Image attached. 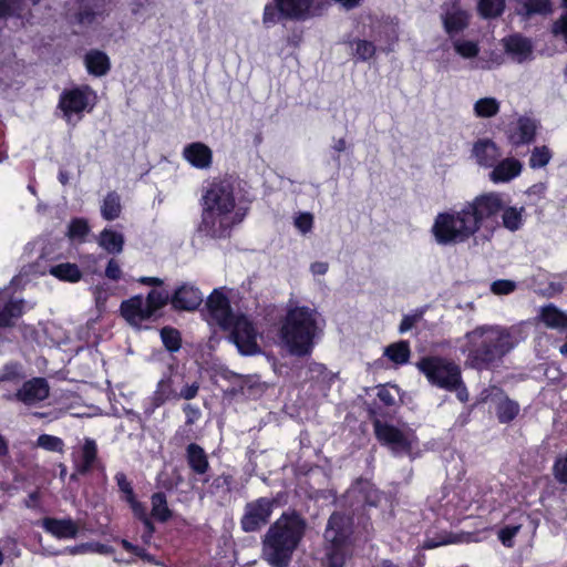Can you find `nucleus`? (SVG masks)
Segmentation results:
<instances>
[{
	"label": "nucleus",
	"mask_w": 567,
	"mask_h": 567,
	"mask_svg": "<svg viewBox=\"0 0 567 567\" xmlns=\"http://www.w3.org/2000/svg\"><path fill=\"white\" fill-rule=\"evenodd\" d=\"M525 207L508 206L504 194L485 192L466 200L460 209L439 213L431 227L436 244L451 246L466 243L480 230L489 239L501 227L515 233L525 223Z\"/></svg>",
	"instance_id": "1"
},
{
	"label": "nucleus",
	"mask_w": 567,
	"mask_h": 567,
	"mask_svg": "<svg viewBox=\"0 0 567 567\" xmlns=\"http://www.w3.org/2000/svg\"><path fill=\"white\" fill-rule=\"evenodd\" d=\"M251 200L246 183L237 175L214 177L202 192L199 231L214 239L229 238L233 228L245 219Z\"/></svg>",
	"instance_id": "2"
},
{
	"label": "nucleus",
	"mask_w": 567,
	"mask_h": 567,
	"mask_svg": "<svg viewBox=\"0 0 567 567\" xmlns=\"http://www.w3.org/2000/svg\"><path fill=\"white\" fill-rule=\"evenodd\" d=\"M465 364L476 371L491 370L516 346L513 333L502 326H478L465 333Z\"/></svg>",
	"instance_id": "3"
},
{
	"label": "nucleus",
	"mask_w": 567,
	"mask_h": 567,
	"mask_svg": "<svg viewBox=\"0 0 567 567\" xmlns=\"http://www.w3.org/2000/svg\"><path fill=\"white\" fill-rule=\"evenodd\" d=\"M319 312L309 306L289 307L280 320L278 339L292 357L307 358L313 352L321 332Z\"/></svg>",
	"instance_id": "4"
},
{
	"label": "nucleus",
	"mask_w": 567,
	"mask_h": 567,
	"mask_svg": "<svg viewBox=\"0 0 567 567\" xmlns=\"http://www.w3.org/2000/svg\"><path fill=\"white\" fill-rule=\"evenodd\" d=\"M306 528V519L298 512H284L265 535L264 559L271 567H288Z\"/></svg>",
	"instance_id": "5"
},
{
	"label": "nucleus",
	"mask_w": 567,
	"mask_h": 567,
	"mask_svg": "<svg viewBox=\"0 0 567 567\" xmlns=\"http://www.w3.org/2000/svg\"><path fill=\"white\" fill-rule=\"evenodd\" d=\"M415 367L432 386L449 392L457 391L461 386L465 390L461 367L450 358L439 354L424 355L419 359Z\"/></svg>",
	"instance_id": "6"
},
{
	"label": "nucleus",
	"mask_w": 567,
	"mask_h": 567,
	"mask_svg": "<svg viewBox=\"0 0 567 567\" xmlns=\"http://www.w3.org/2000/svg\"><path fill=\"white\" fill-rule=\"evenodd\" d=\"M329 0H272L264 8L262 23L270 27L280 20L306 21L321 14Z\"/></svg>",
	"instance_id": "7"
},
{
	"label": "nucleus",
	"mask_w": 567,
	"mask_h": 567,
	"mask_svg": "<svg viewBox=\"0 0 567 567\" xmlns=\"http://www.w3.org/2000/svg\"><path fill=\"white\" fill-rule=\"evenodd\" d=\"M368 413L373 425L374 435L382 445L389 446L393 453H411V440L399 427L382 422V420L390 416L389 412H384L381 406L373 404L368 409Z\"/></svg>",
	"instance_id": "8"
},
{
	"label": "nucleus",
	"mask_w": 567,
	"mask_h": 567,
	"mask_svg": "<svg viewBox=\"0 0 567 567\" xmlns=\"http://www.w3.org/2000/svg\"><path fill=\"white\" fill-rule=\"evenodd\" d=\"M90 95H94V92L89 85L73 86L61 92L58 109L68 123L72 121L74 115L80 120L85 111L90 112L92 110Z\"/></svg>",
	"instance_id": "9"
},
{
	"label": "nucleus",
	"mask_w": 567,
	"mask_h": 567,
	"mask_svg": "<svg viewBox=\"0 0 567 567\" xmlns=\"http://www.w3.org/2000/svg\"><path fill=\"white\" fill-rule=\"evenodd\" d=\"M277 501L272 497H258L246 503L240 518V527L245 533H255L269 524Z\"/></svg>",
	"instance_id": "10"
},
{
	"label": "nucleus",
	"mask_w": 567,
	"mask_h": 567,
	"mask_svg": "<svg viewBox=\"0 0 567 567\" xmlns=\"http://www.w3.org/2000/svg\"><path fill=\"white\" fill-rule=\"evenodd\" d=\"M228 331L241 354L254 355L260 352L255 326L245 315L236 316Z\"/></svg>",
	"instance_id": "11"
},
{
	"label": "nucleus",
	"mask_w": 567,
	"mask_h": 567,
	"mask_svg": "<svg viewBox=\"0 0 567 567\" xmlns=\"http://www.w3.org/2000/svg\"><path fill=\"white\" fill-rule=\"evenodd\" d=\"M207 322L218 326L227 331L231 327V321L237 315L234 313L228 297L218 289H214L206 300Z\"/></svg>",
	"instance_id": "12"
},
{
	"label": "nucleus",
	"mask_w": 567,
	"mask_h": 567,
	"mask_svg": "<svg viewBox=\"0 0 567 567\" xmlns=\"http://www.w3.org/2000/svg\"><path fill=\"white\" fill-rule=\"evenodd\" d=\"M50 395V385L47 379L42 377H34L23 384L12 395V400L23 403L24 405L32 406L44 400Z\"/></svg>",
	"instance_id": "13"
},
{
	"label": "nucleus",
	"mask_w": 567,
	"mask_h": 567,
	"mask_svg": "<svg viewBox=\"0 0 567 567\" xmlns=\"http://www.w3.org/2000/svg\"><path fill=\"white\" fill-rule=\"evenodd\" d=\"M204 296L198 287L184 282L171 296V305L176 311H195L203 303Z\"/></svg>",
	"instance_id": "14"
},
{
	"label": "nucleus",
	"mask_w": 567,
	"mask_h": 567,
	"mask_svg": "<svg viewBox=\"0 0 567 567\" xmlns=\"http://www.w3.org/2000/svg\"><path fill=\"white\" fill-rule=\"evenodd\" d=\"M173 371L174 367L169 365L168 372L164 373L157 382L155 391L148 398V406L144 410L146 414L154 413L156 409L169 400H177L178 392L174 388Z\"/></svg>",
	"instance_id": "15"
},
{
	"label": "nucleus",
	"mask_w": 567,
	"mask_h": 567,
	"mask_svg": "<svg viewBox=\"0 0 567 567\" xmlns=\"http://www.w3.org/2000/svg\"><path fill=\"white\" fill-rule=\"evenodd\" d=\"M349 535V518L343 513L333 512L328 519L324 539L333 546H344Z\"/></svg>",
	"instance_id": "16"
},
{
	"label": "nucleus",
	"mask_w": 567,
	"mask_h": 567,
	"mask_svg": "<svg viewBox=\"0 0 567 567\" xmlns=\"http://www.w3.org/2000/svg\"><path fill=\"white\" fill-rule=\"evenodd\" d=\"M185 460L190 472L203 483H207L206 475L210 470V464L205 450L197 443H189L185 449Z\"/></svg>",
	"instance_id": "17"
},
{
	"label": "nucleus",
	"mask_w": 567,
	"mask_h": 567,
	"mask_svg": "<svg viewBox=\"0 0 567 567\" xmlns=\"http://www.w3.org/2000/svg\"><path fill=\"white\" fill-rule=\"evenodd\" d=\"M120 311L121 316L131 324H138L152 318L142 295H136L123 300L120 306Z\"/></svg>",
	"instance_id": "18"
},
{
	"label": "nucleus",
	"mask_w": 567,
	"mask_h": 567,
	"mask_svg": "<svg viewBox=\"0 0 567 567\" xmlns=\"http://www.w3.org/2000/svg\"><path fill=\"white\" fill-rule=\"evenodd\" d=\"M492 168L488 177L494 184L508 183L520 175L523 163L515 157H506L498 159Z\"/></svg>",
	"instance_id": "19"
},
{
	"label": "nucleus",
	"mask_w": 567,
	"mask_h": 567,
	"mask_svg": "<svg viewBox=\"0 0 567 567\" xmlns=\"http://www.w3.org/2000/svg\"><path fill=\"white\" fill-rule=\"evenodd\" d=\"M183 157L198 169H207L213 164V151L203 142L187 144L183 150Z\"/></svg>",
	"instance_id": "20"
},
{
	"label": "nucleus",
	"mask_w": 567,
	"mask_h": 567,
	"mask_svg": "<svg viewBox=\"0 0 567 567\" xmlns=\"http://www.w3.org/2000/svg\"><path fill=\"white\" fill-rule=\"evenodd\" d=\"M472 152L477 164L486 168H492L502 156L501 148L491 138L477 140Z\"/></svg>",
	"instance_id": "21"
},
{
	"label": "nucleus",
	"mask_w": 567,
	"mask_h": 567,
	"mask_svg": "<svg viewBox=\"0 0 567 567\" xmlns=\"http://www.w3.org/2000/svg\"><path fill=\"white\" fill-rule=\"evenodd\" d=\"M44 530L58 539L75 538L79 534V526L72 518L44 517L42 519Z\"/></svg>",
	"instance_id": "22"
},
{
	"label": "nucleus",
	"mask_w": 567,
	"mask_h": 567,
	"mask_svg": "<svg viewBox=\"0 0 567 567\" xmlns=\"http://www.w3.org/2000/svg\"><path fill=\"white\" fill-rule=\"evenodd\" d=\"M537 125L536 122L527 116H520L517 120L516 127L511 132L508 140L514 146L527 145L535 141Z\"/></svg>",
	"instance_id": "23"
},
{
	"label": "nucleus",
	"mask_w": 567,
	"mask_h": 567,
	"mask_svg": "<svg viewBox=\"0 0 567 567\" xmlns=\"http://www.w3.org/2000/svg\"><path fill=\"white\" fill-rule=\"evenodd\" d=\"M97 444L95 440L85 437L81 446L80 458L75 461V470L80 475L90 473L99 462Z\"/></svg>",
	"instance_id": "24"
},
{
	"label": "nucleus",
	"mask_w": 567,
	"mask_h": 567,
	"mask_svg": "<svg viewBox=\"0 0 567 567\" xmlns=\"http://www.w3.org/2000/svg\"><path fill=\"white\" fill-rule=\"evenodd\" d=\"M505 51L523 62L533 53V44L529 39L516 33L504 39Z\"/></svg>",
	"instance_id": "25"
},
{
	"label": "nucleus",
	"mask_w": 567,
	"mask_h": 567,
	"mask_svg": "<svg viewBox=\"0 0 567 567\" xmlns=\"http://www.w3.org/2000/svg\"><path fill=\"white\" fill-rule=\"evenodd\" d=\"M84 64L89 74L101 78L111 70V61L107 54L101 50H91L84 56Z\"/></svg>",
	"instance_id": "26"
},
{
	"label": "nucleus",
	"mask_w": 567,
	"mask_h": 567,
	"mask_svg": "<svg viewBox=\"0 0 567 567\" xmlns=\"http://www.w3.org/2000/svg\"><path fill=\"white\" fill-rule=\"evenodd\" d=\"M503 399L496 404V416L499 423L508 424L519 414V404L509 399L502 389H497Z\"/></svg>",
	"instance_id": "27"
},
{
	"label": "nucleus",
	"mask_w": 567,
	"mask_h": 567,
	"mask_svg": "<svg viewBox=\"0 0 567 567\" xmlns=\"http://www.w3.org/2000/svg\"><path fill=\"white\" fill-rule=\"evenodd\" d=\"M114 480L118 492L121 493V499L130 506L131 511H134L144 504L137 499L132 482L127 478L124 472H117Z\"/></svg>",
	"instance_id": "28"
},
{
	"label": "nucleus",
	"mask_w": 567,
	"mask_h": 567,
	"mask_svg": "<svg viewBox=\"0 0 567 567\" xmlns=\"http://www.w3.org/2000/svg\"><path fill=\"white\" fill-rule=\"evenodd\" d=\"M151 516L159 523H166L173 517L164 492H155L151 496Z\"/></svg>",
	"instance_id": "29"
},
{
	"label": "nucleus",
	"mask_w": 567,
	"mask_h": 567,
	"mask_svg": "<svg viewBox=\"0 0 567 567\" xmlns=\"http://www.w3.org/2000/svg\"><path fill=\"white\" fill-rule=\"evenodd\" d=\"M23 312L24 301L22 299L9 300L0 309V329L12 327L14 324V320L21 318Z\"/></svg>",
	"instance_id": "30"
},
{
	"label": "nucleus",
	"mask_w": 567,
	"mask_h": 567,
	"mask_svg": "<svg viewBox=\"0 0 567 567\" xmlns=\"http://www.w3.org/2000/svg\"><path fill=\"white\" fill-rule=\"evenodd\" d=\"M540 320L551 329H567V315L555 305L549 303L542 308Z\"/></svg>",
	"instance_id": "31"
},
{
	"label": "nucleus",
	"mask_w": 567,
	"mask_h": 567,
	"mask_svg": "<svg viewBox=\"0 0 567 567\" xmlns=\"http://www.w3.org/2000/svg\"><path fill=\"white\" fill-rule=\"evenodd\" d=\"M348 43L352 50V56L358 62H367L377 53V45L372 41L357 38Z\"/></svg>",
	"instance_id": "32"
},
{
	"label": "nucleus",
	"mask_w": 567,
	"mask_h": 567,
	"mask_svg": "<svg viewBox=\"0 0 567 567\" xmlns=\"http://www.w3.org/2000/svg\"><path fill=\"white\" fill-rule=\"evenodd\" d=\"M384 355L393 363L403 365L409 362L411 355L410 344L405 340L391 343L385 348Z\"/></svg>",
	"instance_id": "33"
},
{
	"label": "nucleus",
	"mask_w": 567,
	"mask_h": 567,
	"mask_svg": "<svg viewBox=\"0 0 567 567\" xmlns=\"http://www.w3.org/2000/svg\"><path fill=\"white\" fill-rule=\"evenodd\" d=\"M444 29L447 34L454 35L462 32L468 25V17L465 11L447 12L443 18Z\"/></svg>",
	"instance_id": "34"
},
{
	"label": "nucleus",
	"mask_w": 567,
	"mask_h": 567,
	"mask_svg": "<svg viewBox=\"0 0 567 567\" xmlns=\"http://www.w3.org/2000/svg\"><path fill=\"white\" fill-rule=\"evenodd\" d=\"M50 274L62 281L78 282L82 279V272L76 264L62 262L51 267Z\"/></svg>",
	"instance_id": "35"
},
{
	"label": "nucleus",
	"mask_w": 567,
	"mask_h": 567,
	"mask_svg": "<svg viewBox=\"0 0 567 567\" xmlns=\"http://www.w3.org/2000/svg\"><path fill=\"white\" fill-rule=\"evenodd\" d=\"M553 4L550 0H520L518 13L530 18L534 14L547 16L551 13Z\"/></svg>",
	"instance_id": "36"
},
{
	"label": "nucleus",
	"mask_w": 567,
	"mask_h": 567,
	"mask_svg": "<svg viewBox=\"0 0 567 567\" xmlns=\"http://www.w3.org/2000/svg\"><path fill=\"white\" fill-rule=\"evenodd\" d=\"M99 244L110 254H120L123 250L124 238L122 234L105 228L100 235Z\"/></svg>",
	"instance_id": "37"
},
{
	"label": "nucleus",
	"mask_w": 567,
	"mask_h": 567,
	"mask_svg": "<svg viewBox=\"0 0 567 567\" xmlns=\"http://www.w3.org/2000/svg\"><path fill=\"white\" fill-rule=\"evenodd\" d=\"M121 210L122 206L118 194L115 192L107 193L101 207L102 217L105 220H114L120 217Z\"/></svg>",
	"instance_id": "38"
},
{
	"label": "nucleus",
	"mask_w": 567,
	"mask_h": 567,
	"mask_svg": "<svg viewBox=\"0 0 567 567\" xmlns=\"http://www.w3.org/2000/svg\"><path fill=\"white\" fill-rule=\"evenodd\" d=\"M161 340L165 349L175 353L178 352L182 348V333L178 329L165 326L159 330Z\"/></svg>",
	"instance_id": "39"
},
{
	"label": "nucleus",
	"mask_w": 567,
	"mask_h": 567,
	"mask_svg": "<svg viewBox=\"0 0 567 567\" xmlns=\"http://www.w3.org/2000/svg\"><path fill=\"white\" fill-rule=\"evenodd\" d=\"M168 303H171V296L164 290L152 289L145 299V306L151 312V317Z\"/></svg>",
	"instance_id": "40"
},
{
	"label": "nucleus",
	"mask_w": 567,
	"mask_h": 567,
	"mask_svg": "<svg viewBox=\"0 0 567 567\" xmlns=\"http://www.w3.org/2000/svg\"><path fill=\"white\" fill-rule=\"evenodd\" d=\"M505 10V0H478L477 11L484 19L501 17Z\"/></svg>",
	"instance_id": "41"
},
{
	"label": "nucleus",
	"mask_w": 567,
	"mask_h": 567,
	"mask_svg": "<svg viewBox=\"0 0 567 567\" xmlns=\"http://www.w3.org/2000/svg\"><path fill=\"white\" fill-rule=\"evenodd\" d=\"M474 112L477 117H493L499 112V103L495 97L480 99L474 104Z\"/></svg>",
	"instance_id": "42"
},
{
	"label": "nucleus",
	"mask_w": 567,
	"mask_h": 567,
	"mask_svg": "<svg viewBox=\"0 0 567 567\" xmlns=\"http://www.w3.org/2000/svg\"><path fill=\"white\" fill-rule=\"evenodd\" d=\"M391 389H394L396 392L399 390L396 386H389L388 384L379 385L377 399L369 405V409L373 404H378L384 412H388L385 409L395 406L396 400Z\"/></svg>",
	"instance_id": "43"
},
{
	"label": "nucleus",
	"mask_w": 567,
	"mask_h": 567,
	"mask_svg": "<svg viewBox=\"0 0 567 567\" xmlns=\"http://www.w3.org/2000/svg\"><path fill=\"white\" fill-rule=\"evenodd\" d=\"M234 477L230 474L223 473L216 476L208 485V493L210 495H228L233 489Z\"/></svg>",
	"instance_id": "44"
},
{
	"label": "nucleus",
	"mask_w": 567,
	"mask_h": 567,
	"mask_svg": "<svg viewBox=\"0 0 567 567\" xmlns=\"http://www.w3.org/2000/svg\"><path fill=\"white\" fill-rule=\"evenodd\" d=\"M90 233V226L84 218H73L68 227V236L72 240L84 241Z\"/></svg>",
	"instance_id": "45"
},
{
	"label": "nucleus",
	"mask_w": 567,
	"mask_h": 567,
	"mask_svg": "<svg viewBox=\"0 0 567 567\" xmlns=\"http://www.w3.org/2000/svg\"><path fill=\"white\" fill-rule=\"evenodd\" d=\"M551 152L547 146H536L529 157V166L534 169L545 167L551 159Z\"/></svg>",
	"instance_id": "46"
},
{
	"label": "nucleus",
	"mask_w": 567,
	"mask_h": 567,
	"mask_svg": "<svg viewBox=\"0 0 567 567\" xmlns=\"http://www.w3.org/2000/svg\"><path fill=\"white\" fill-rule=\"evenodd\" d=\"M23 10V0H0V19L21 17Z\"/></svg>",
	"instance_id": "47"
},
{
	"label": "nucleus",
	"mask_w": 567,
	"mask_h": 567,
	"mask_svg": "<svg viewBox=\"0 0 567 567\" xmlns=\"http://www.w3.org/2000/svg\"><path fill=\"white\" fill-rule=\"evenodd\" d=\"M522 529V524L516 525H505L501 527L497 532V538L502 543L503 546L507 548H512L515 545V537Z\"/></svg>",
	"instance_id": "48"
},
{
	"label": "nucleus",
	"mask_w": 567,
	"mask_h": 567,
	"mask_svg": "<svg viewBox=\"0 0 567 567\" xmlns=\"http://www.w3.org/2000/svg\"><path fill=\"white\" fill-rule=\"evenodd\" d=\"M454 50L464 59H473L478 55V44L470 40H456L453 42Z\"/></svg>",
	"instance_id": "49"
},
{
	"label": "nucleus",
	"mask_w": 567,
	"mask_h": 567,
	"mask_svg": "<svg viewBox=\"0 0 567 567\" xmlns=\"http://www.w3.org/2000/svg\"><path fill=\"white\" fill-rule=\"evenodd\" d=\"M343 546H333L329 548L323 560V567H343L346 556L342 551Z\"/></svg>",
	"instance_id": "50"
},
{
	"label": "nucleus",
	"mask_w": 567,
	"mask_h": 567,
	"mask_svg": "<svg viewBox=\"0 0 567 567\" xmlns=\"http://www.w3.org/2000/svg\"><path fill=\"white\" fill-rule=\"evenodd\" d=\"M37 444L43 450L50 452H62L64 447V442L62 439L50 434H41L38 437Z\"/></svg>",
	"instance_id": "51"
},
{
	"label": "nucleus",
	"mask_w": 567,
	"mask_h": 567,
	"mask_svg": "<svg viewBox=\"0 0 567 567\" xmlns=\"http://www.w3.org/2000/svg\"><path fill=\"white\" fill-rule=\"evenodd\" d=\"M133 516L143 524L144 530L148 535H154L155 525L152 520V516L148 515L146 505L143 504L138 508L132 511Z\"/></svg>",
	"instance_id": "52"
},
{
	"label": "nucleus",
	"mask_w": 567,
	"mask_h": 567,
	"mask_svg": "<svg viewBox=\"0 0 567 567\" xmlns=\"http://www.w3.org/2000/svg\"><path fill=\"white\" fill-rule=\"evenodd\" d=\"M564 12L553 24V33L561 35L567 43V0H563Z\"/></svg>",
	"instance_id": "53"
},
{
	"label": "nucleus",
	"mask_w": 567,
	"mask_h": 567,
	"mask_svg": "<svg viewBox=\"0 0 567 567\" xmlns=\"http://www.w3.org/2000/svg\"><path fill=\"white\" fill-rule=\"evenodd\" d=\"M516 289V284L508 279H498L491 285V290L495 295H509Z\"/></svg>",
	"instance_id": "54"
},
{
	"label": "nucleus",
	"mask_w": 567,
	"mask_h": 567,
	"mask_svg": "<svg viewBox=\"0 0 567 567\" xmlns=\"http://www.w3.org/2000/svg\"><path fill=\"white\" fill-rule=\"evenodd\" d=\"M295 226L302 233L306 234L311 230L313 226V216L310 213H300L295 218Z\"/></svg>",
	"instance_id": "55"
},
{
	"label": "nucleus",
	"mask_w": 567,
	"mask_h": 567,
	"mask_svg": "<svg viewBox=\"0 0 567 567\" xmlns=\"http://www.w3.org/2000/svg\"><path fill=\"white\" fill-rule=\"evenodd\" d=\"M199 391V383L193 382L190 384H186L179 393H177V400L184 399V400H192L197 396Z\"/></svg>",
	"instance_id": "56"
},
{
	"label": "nucleus",
	"mask_w": 567,
	"mask_h": 567,
	"mask_svg": "<svg viewBox=\"0 0 567 567\" xmlns=\"http://www.w3.org/2000/svg\"><path fill=\"white\" fill-rule=\"evenodd\" d=\"M105 276L109 279L114 280V281H117L121 279L122 270L116 260H114V259L109 260L106 268H105Z\"/></svg>",
	"instance_id": "57"
},
{
	"label": "nucleus",
	"mask_w": 567,
	"mask_h": 567,
	"mask_svg": "<svg viewBox=\"0 0 567 567\" xmlns=\"http://www.w3.org/2000/svg\"><path fill=\"white\" fill-rule=\"evenodd\" d=\"M183 412L185 413L186 416V425H193L200 416V410L197 406L189 403L183 406Z\"/></svg>",
	"instance_id": "58"
},
{
	"label": "nucleus",
	"mask_w": 567,
	"mask_h": 567,
	"mask_svg": "<svg viewBox=\"0 0 567 567\" xmlns=\"http://www.w3.org/2000/svg\"><path fill=\"white\" fill-rule=\"evenodd\" d=\"M383 34H384V38H385V41L388 44V47L385 49H383V51L388 53L393 50L394 44L399 40V35H398L396 29L394 27H386L383 30Z\"/></svg>",
	"instance_id": "59"
},
{
	"label": "nucleus",
	"mask_w": 567,
	"mask_h": 567,
	"mask_svg": "<svg viewBox=\"0 0 567 567\" xmlns=\"http://www.w3.org/2000/svg\"><path fill=\"white\" fill-rule=\"evenodd\" d=\"M96 13L93 9L87 7H81L78 12V21L80 23H91L94 21Z\"/></svg>",
	"instance_id": "60"
},
{
	"label": "nucleus",
	"mask_w": 567,
	"mask_h": 567,
	"mask_svg": "<svg viewBox=\"0 0 567 567\" xmlns=\"http://www.w3.org/2000/svg\"><path fill=\"white\" fill-rule=\"evenodd\" d=\"M416 320H417L416 316H411V315L403 316V318L400 322V326H399V331L401 333H404V332L411 330L412 327L415 324Z\"/></svg>",
	"instance_id": "61"
},
{
	"label": "nucleus",
	"mask_w": 567,
	"mask_h": 567,
	"mask_svg": "<svg viewBox=\"0 0 567 567\" xmlns=\"http://www.w3.org/2000/svg\"><path fill=\"white\" fill-rule=\"evenodd\" d=\"M138 281L143 285L153 287H162L164 285V280L158 277H142Z\"/></svg>",
	"instance_id": "62"
},
{
	"label": "nucleus",
	"mask_w": 567,
	"mask_h": 567,
	"mask_svg": "<svg viewBox=\"0 0 567 567\" xmlns=\"http://www.w3.org/2000/svg\"><path fill=\"white\" fill-rule=\"evenodd\" d=\"M450 543H452L451 539L436 540L435 538H426L424 542V547L427 549H432V548H436L439 546L446 545Z\"/></svg>",
	"instance_id": "63"
},
{
	"label": "nucleus",
	"mask_w": 567,
	"mask_h": 567,
	"mask_svg": "<svg viewBox=\"0 0 567 567\" xmlns=\"http://www.w3.org/2000/svg\"><path fill=\"white\" fill-rule=\"evenodd\" d=\"M328 264L322 261H316L311 265V271L313 275H324L328 271Z\"/></svg>",
	"instance_id": "64"
}]
</instances>
